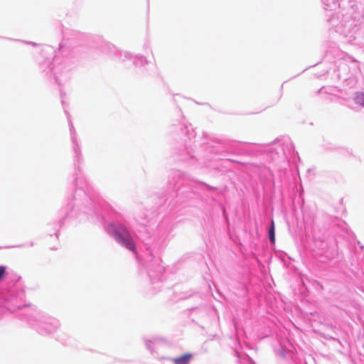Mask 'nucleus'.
<instances>
[{"label":"nucleus","mask_w":364,"mask_h":364,"mask_svg":"<svg viewBox=\"0 0 364 364\" xmlns=\"http://www.w3.org/2000/svg\"><path fill=\"white\" fill-rule=\"evenodd\" d=\"M192 358L193 355L190 353H188L177 358H173L172 361L174 364H189Z\"/></svg>","instance_id":"nucleus-2"},{"label":"nucleus","mask_w":364,"mask_h":364,"mask_svg":"<svg viewBox=\"0 0 364 364\" xmlns=\"http://www.w3.org/2000/svg\"><path fill=\"white\" fill-rule=\"evenodd\" d=\"M269 237L272 244L275 243V233H274V223L272 220L271 223V228L269 232Z\"/></svg>","instance_id":"nucleus-3"},{"label":"nucleus","mask_w":364,"mask_h":364,"mask_svg":"<svg viewBox=\"0 0 364 364\" xmlns=\"http://www.w3.org/2000/svg\"><path fill=\"white\" fill-rule=\"evenodd\" d=\"M115 239L119 243L124 245L127 249L132 251L135 250V244L127 229L123 228L116 230Z\"/></svg>","instance_id":"nucleus-1"},{"label":"nucleus","mask_w":364,"mask_h":364,"mask_svg":"<svg viewBox=\"0 0 364 364\" xmlns=\"http://www.w3.org/2000/svg\"><path fill=\"white\" fill-rule=\"evenodd\" d=\"M355 101L357 104L364 106V93L358 92L356 94Z\"/></svg>","instance_id":"nucleus-4"}]
</instances>
